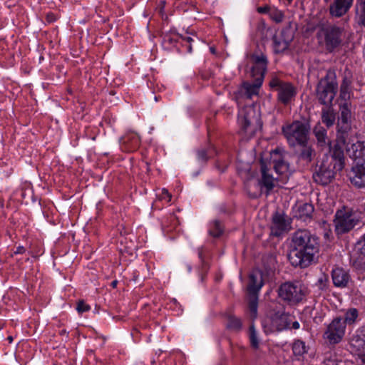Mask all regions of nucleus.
I'll list each match as a JSON object with an SVG mask.
<instances>
[{
    "label": "nucleus",
    "mask_w": 365,
    "mask_h": 365,
    "mask_svg": "<svg viewBox=\"0 0 365 365\" xmlns=\"http://www.w3.org/2000/svg\"><path fill=\"white\" fill-rule=\"evenodd\" d=\"M292 243V249L288 255L289 261L294 267H308L319 252L318 237L307 230H299L294 233Z\"/></svg>",
    "instance_id": "1"
},
{
    "label": "nucleus",
    "mask_w": 365,
    "mask_h": 365,
    "mask_svg": "<svg viewBox=\"0 0 365 365\" xmlns=\"http://www.w3.org/2000/svg\"><path fill=\"white\" fill-rule=\"evenodd\" d=\"M344 140H338L333 147L330 145L329 163L323 161L319 168L313 174L314 180L320 185H325L331 182L337 171H341L345 165L344 153Z\"/></svg>",
    "instance_id": "2"
},
{
    "label": "nucleus",
    "mask_w": 365,
    "mask_h": 365,
    "mask_svg": "<svg viewBox=\"0 0 365 365\" xmlns=\"http://www.w3.org/2000/svg\"><path fill=\"white\" fill-rule=\"evenodd\" d=\"M237 123L240 132L245 137H252L262 127L259 112L250 102L238 106Z\"/></svg>",
    "instance_id": "3"
},
{
    "label": "nucleus",
    "mask_w": 365,
    "mask_h": 365,
    "mask_svg": "<svg viewBox=\"0 0 365 365\" xmlns=\"http://www.w3.org/2000/svg\"><path fill=\"white\" fill-rule=\"evenodd\" d=\"M266 70H248L247 76L252 78V81H244L235 94V100L237 106L244 103V101H250L254 96L259 93L262 85Z\"/></svg>",
    "instance_id": "4"
},
{
    "label": "nucleus",
    "mask_w": 365,
    "mask_h": 365,
    "mask_svg": "<svg viewBox=\"0 0 365 365\" xmlns=\"http://www.w3.org/2000/svg\"><path fill=\"white\" fill-rule=\"evenodd\" d=\"M310 126L308 123L294 120L282 126V131L290 147L304 144L309 140Z\"/></svg>",
    "instance_id": "5"
},
{
    "label": "nucleus",
    "mask_w": 365,
    "mask_h": 365,
    "mask_svg": "<svg viewBox=\"0 0 365 365\" xmlns=\"http://www.w3.org/2000/svg\"><path fill=\"white\" fill-rule=\"evenodd\" d=\"M279 299L289 305L294 306L302 302L307 295L305 286L299 281L286 282L278 288Z\"/></svg>",
    "instance_id": "6"
},
{
    "label": "nucleus",
    "mask_w": 365,
    "mask_h": 365,
    "mask_svg": "<svg viewBox=\"0 0 365 365\" xmlns=\"http://www.w3.org/2000/svg\"><path fill=\"white\" fill-rule=\"evenodd\" d=\"M338 83L334 72L329 71L327 76L323 78L317 86V98L320 103L329 106L335 97Z\"/></svg>",
    "instance_id": "7"
},
{
    "label": "nucleus",
    "mask_w": 365,
    "mask_h": 365,
    "mask_svg": "<svg viewBox=\"0 0 365 365\" xmlns=\"http://www.w3.org/2000/svg\"><path fill=\"white\" fill-rule=\"evenodd\" d=\"M269 85L272 91L277 93V101L284 106L291 103L297 94V88L292 83L282 81L277 77L272 78Z\"/></svg>",
    "instance_id": "8"
},
{
    "label": "nucleus",
    "mask_w": 365,
    "mask_h": 365,
    "mask_svg": "<svg viewBox=\"0 0 365 365\" xmlns=\"http://www.w3.org/2000/svg\"><path fill=\"white\" fill-rule=\"evenodd\" d=\"M359 223V219L355 212L350 208L344 207L336 211L335 214V231L338 235L349 232Z\"/></svg>",
    "instance_id": "9"
},
{
    "label": "nucleus",
    "mask_w": 365,
    "mask_h": 365,
    "mask_svg": "<svg viewBox=\"0 0 365 365\" xmlns=\"http://www.w3.org/2000/svg\"><path fill=\"white\" fill-rule=\"evenodd\" d=\"M342 29L336 26H329L321 29L317 33L320 43L325 45L329 52H332L341 43Z\"/></svg>",
    "instance_id": "10"
},
{
    "label": "nucleus",
    "mask_w": 365,
    "mask_h": 365,
    "mask_svg": "<svg viewBox=\"0 0 365 365\" xmlns=\"http://www.w3.org/2000/svg\"><path fill=\"white\" fill-rule=\"evenodd\" d=\"M291 315L284 312H277L269 317L264 319L262 327L266 334L282 331L289 327Z\"/></svg>",
    "instance_id": "11"
},
{
    "label": "nucleus",
    "mask_w": 365,
    "mask_h": 365,
    "mask_svg": "<svg viewBox=\"0 0 365 365\" xmlns=\"http://www.w3.org/2000/svg\"><path fill=\"white\" fill-rule=\"evenodd\" d=\"M346 326L342 319L337 317L332 320L324 333V338L331 344L339 343L345 334Z\"/></svg>",
    "instance_id": "12"
},
{
    "label": "nucleus",
    "mask_w": 365,
    "mask_h": 365,
    "mask_svg": "<svg viewBox=\"0 0 365 365\" xmlns=\"http://www.w3.org/2000/svg\"><path fill=\"white\" fill-rule=\"evenodd\" d=\"M339 115L337 121L338 133L342 135L346 133L351 128V121L352 117L351 102L339 103Z\"/></svg>",
    "instance_id": "13"
},
{
    "label": "nucleus",
    "mask_w": 365,
    "mask_h": 365,
    "mask_svg": "<svg viewBox=\"0 0 365 365\" xmlns=\"http://www.w3.org/2000/svg\"><path fill=\"white\" fill-rule=\"evenodd\" d=\"M351 183L358 188H365V160L354 164L349 173Z\"/></svg>",
    "instance_id": "14"
},
{
    "label": "nucleus",
    "mask_w": 365,
    "mask_h": 365,
    "mask_svg": "<svg viewBox=\"0 0 365 365\" xmlns=\"http://www.w3.org/2000/svg\"><path fill=\"white\" fill-rule=\"evenodd\" d=\"M294 38V35L289 29H283L280 34L273 37V49L277 53H282L288 48Z\"/></svg>",
    "instance_id": "15"
},
{
    "label": "nucleus",
    "mask_w": 365,
    "mask_h": 365,
    "mask_svg": "<svg viewBox=\"0 0 365 365\" xmlns=\"http://www.w3.org/2000/svg\"><path fill=\"white\" fill-rule=\"evenodd\" d=\"M289 222L287 216L284 213L276 212L272 215L271 232L276 237L280 236L284 232L288 231Z\"/></svg>",
    "instance_id": "16"
},
{
    "label": "nucleus",
    "mask_w": 365,
    "mask_h": 365,
    "mask_svg": "<svg viewBox=\"0 0 365 365\" xmlns=\"http://www.w3.org/2000/svg\"><path fill=\"white\" fill-rule=\"evenodd\" d=\"M262 178L259 181L261 191L264 190L265 195L267 196L275 186V178L272 176L270 169L267 168L264 162H261Z\"/></svg>",
    "instance_id": "17"
},
{
    "label": "nucleus",
    "mask_w": 365,
    "mask_h": 365,
    "mask_svg": "<svg viewBox=\"0 0 365 365\" xmlns=\"http://www.w3.org/2000/svg\"><path fill=\"white\" fill-rule=\"evenodd\" d=\"M346 153L349 158L354 160V164H356L359 160L365 161V144L364 142L356 140L349 142L346 146Z\"/></svg>",
    "instance_id": "18"
},
{
    "label": "nucleus",
    "mask_w": 365,
    "mask_h": 365,
    "mask_svg": "<svg viewBox=\"0 0 365 365\" xmlns=\"http://www.w3.org/2000/svg\"><path fill=\"white\" fill-rule=\"evenodd\" d=\"M293 217L302 222H310L313 217L314 207L311 203H299L292 209Z\"/></svg>",
    "instance_id": "19"
},
{
    "label": "nucleus",
    "mask_w": 365,
    "mask_h": 365,
    "mask_svg": "<svg viewBox=\"0 0 365 365\" xmlns=\"http://www.w3.org/2000/svg\"><path fill=\"white\" fill-rule=\"evenodd\" d=\"M354 0H334L329 6V14L335 18L345 15L351 8Z\"/></svg>",
    "instance_id": "20"
},
{
    "label": "nucleus",
    "mask_w": 365,
    "mask_h": 365,
    "mask_svg": "<svg viewBox=\"0 0 365 365\" xmlns=\"http://www.w3.org/2000/svg\"><path fill=\"white\" fill-rule=\"evenodd\" d=\"M314 134L317 140V143L320 147L328 146L329 152L330 153V145L333 147L338 140H344V145L346 144L345 138L341 133L338 134L336 140L332 144L329 140H327V130L323 128L321 125H317L314 128Z\"/></svg>",
    "instance_id": "21"
},
{
    "label": "nucleus",
    "mask_w": 365,
    "mask_h": 365,
    "mask_svg": "<svg viewBox=\"0 0 365 365\" xmlns=\"http://www.w3.org/2000/svg\"><path fill=\"white\" fill-rule=\"evenodd\" d=\"M331 279L334 285L339 288H345L351 282V277L348 271L341 267H335L331 271Z\"/></svg>",
    "instance_id": "22"
},
{
    "label": "nucleus",
    "mask_w": 365,
    "mask_h": 365,
    "mask_svg": "<svg viewBox=\"0 0 365 365\" xmlns=\"http://www.w3.org/2000/svg\"><path fill=\"white\" fill-rule=\"evenodd\" d=\"M182 38L183 36L175 31L170 30L163 34L162 46L165 50H172L174 48L180 50L178 44H180Z\"/></svg>",
    "instance_id": "23"
},
{
    "label": "nucleus",
    "mask_w": 365,
    "mask_h": 365,
    "mask_svg": "<svg viewBox=\"0 0 365 365\" xmlns=\"http://www.w3.org/2000/svg\"><path fill=\"white\" fill-rule=\"evenodd\" d=\"M122 148L127 152L136 150L140 145L139 135L133 131L127 132L122 138Z\"/></svg>",
    "instance_id": "24"
},
{
    "label": "nucleus",
    "mask_w": 365,
    "mask_h": 365,
    "mask_svg": "<svg viewBox=\"0 0 365 365\" xmlns=\"http://www.w3.org/2000/svg\"><path fill=\"white\" fill-rule=\"evenodd\" d=\"M349 344L352 351H361L365 349V332L356 330L350 339Z\"/></svg>",
    "instance_id": "25"
},
{
    "label": "nucleus",
    "mask_w": 365,
    "mask_h": 365,
    "mask_svg": "<svg viewBox=\"0 0 365 365\" xmlns=\"http://www.w3.org/2000/svg\"><path fill=\"white\" fill-rule=\"evenodd\" d=\"M298 145L300 146V150L298 154L299 159L307 163L311 162L314 154V150L308 145V142L304 144H299Z\"/></svg>",
    "instance_id": "26"
},
{
    "label": "nucleus",
    "mask_w": 365,
    "mask_h": 365,
    "mask_svg": "<svg viewBox=\"0 0 365 365\" xmlns=\"http://www.w3.org/2000/svg\"><path fill=\"white\" fill-rule=\"evenodd\" d=\"M351 81L350 78L348 77V76L346 74L343 82L341 85L340 88V94H339V98L341 102H350L349 98L351 96L350 93V86H351Z\"/></svg>",
    "instance_id": "27"
},
{
    "label": "nucleus",
    "mask_w": 365,
    "mask_h": 365,
    "mask_svg": "<svg viewBox=\"0 0 365 365\" xmlns=\"http://www.w3.org/2000/svg\"><path fill=\"white\" fill-rule=\"evenodd\" d=\"M262 286V279H258V277L255 274H251L249 277V284L247 287L249 294H258V292L261 289Z\"/></svg>",
    "instance_id": "28"
},
{
    "label": "nucleus",
    "mask_w": 365,
    "mask_h": 365,
    "mask_svg": "<svg viewBox=\"0 0 365 365\" xmlns=\"http://www.w3.org/2000/svg\"><path fill=\"white\" fill-rule=\"evenodd\" d=\"M359 320V313L356 308H349L346 309L344 313V319L342 322H344V325H352L356 323Z\"/></svg>",
    "instance_id": "29"
},
{
    "label": "nucleus",
    "mask_w": 365,
    "mask_h": 365,
    "mask_svg": "<svg viewBox=\"0 0 365 365\" xmlns=\"http://www.w3.org/2000/svg\"><path fill=\"white\" fill-rule=\"evenodd\" d=\"M355 9L358 24L365 27V0H356Z\"/></svg>",
    "instance_id": "30"
},
{
    "label": "nucleus",
    "mask_w": 365,
    "mask_h": 365,
    "mask_svg": "<svg viewBox=\"0 0 365 365\" xmlns=\"http://www.w3.org/2000/svg\"><path fill=\"white\" fill-rule=\"evenodd\" d=\"M335 113L331 108H324L322 110V120L327 126L331 127L335 122Z\"/></svg>",
    "instance_id": "31"
},
{
    "label": "nucleus",
    "mask_w": 365,
    "mask_h": 365,
    "mask_svg": "<svg viewBox=\"0 0 365 365\" xmlns=\"http://www.w3.org/2000/svg\"><path fill=\"white\" fill-rule=\"evenodd\" d=\"M223 230L224 227L221 221L214 220L210 222L208 232L211 236L218 237L222 234Z\"/></svg>",
    "instance_id": "32"
},
{
    "label": "nucleus",
    "mask_w": 365,
    "mask_h": 365,
    "mask_svg": "<svg viewBox=\"0 0 365 365\" xmlns=\"http://www.w3.org/2000/svg\"><path fill=\"white\" fill-rule=\"evenodd\" d=\"M257 307H258V294H249L248 299V309L250 313V317L255 319L257 316Z\"/></svg>",
    "instance_id": "33"
},
{
    "label": "nucleus",
    "mask_w": 365,
    "mask_h": 365,
    "mask_svg": "<svg viewBox=\"0 0 365 365\" xmlns=\"http://www.w3.org/2000/svg\"><path fill=\"white\" fill-rule=\"evenodd\" d=\"M252 62L259 68H267V57L262 53H255L252 55Z\"/></svg>",
    "instance_id": "34"
},
{
    "label": "nucleus",
    "mask_w": 365,
    "mask_h": 365,
    "mask_svg": "<svg viewBox=\"0 0 365 365\" xmlns=\"http://www.w3.org/2000/svg\"><path fill=\"white\" fill-rule=\"evenodd\" d=\"M292 351L294 356H302L307 352L305 343L299 339L295 340L292 344Z\"/></svg>",
    "instance_id": "35"
},
{
    "label": "nucleus",
    "mask_w": 365,
    "mask_h": 365,
    "mask_svg": "<svg viewBox=\"0 0 365 365\" xmlns=\"http://www.w3.org/2000/svg\"><path fill=\"white\" fill-rule=\"evenodd\" d=\"M250 341L251 346L255 349H257L259 346V340L257 336V331L255 330V326L252 324L250 327Z\"/></svg>",
    "instance_id": "36"
},
{
    "label": "nucleus",
    "mask_w": 365,
    "mask_h": 365,
    "mask_svg": "<svg viewBox=\"0 0 365 365\" xmlns=\"http://www.w3.org/2000/svg\"><path fill=\"white\" fill-rule=\"evenodd\" d=\"M227 327L230 329L239 331L242 327L241 319L234 316H230L227 319Z\"/></svg>",
    "instance_id": "37"
},
{
    "label": "nucleus",
    "mask_w": 365,
    "mask_h": 365,
    "mask_svg": "<svg viewBox=\"0 0 365 365\" xmlns=\"http://www.w3.org/2000/svg\"><path fill=\"white\" fill-rule=\"evenodd\" d=\"M323 365H346V363L341 359H338L336 354H330L324 359Z\"/></svg>",
    "instance_id": "38"
},
{
    "label": "nucleus",
    "mask_w": 365,
    "mask_h": 365,
    "mask_svg": "<svg viewBox=\"0 0 365 365\" xmlns=\"http://www.w3.org/2000/svg\"><path fill=\"white\" fill-rule=\"evenodd\" d=\"M270 18L276 23H280L284 19V14L278 9H272L269 11Z\"/></svg>",
    "instance_id": "39"
},
{
    "label": "nucleus",
    "mask_w": 365,
    "mask_h": 365,
    "mask_svg": "<svg viewBox=\"0 0 365 365\" xmlns=\"http://www.w3.org/2000/svg\"><path fill=\"white\" fill-rule=\"evenodd\" d=\"M274 168L277 173H283L287 169V165L282 159H279L274 162Z\"/></svg>",
    "instance_id": "40"
},
{
    "label": "nucleus",
    "mask_w": 365,
    "mask_h": 365,
    "mask_svg": "<svg viewBox=\"0 0 365 365\" xmlns=\"http://www.w3.org/2000/svg\"><path fill=\"white\" fill-rule=\"evenodd\" d=\"M193 41L192 38L190 36H183L182 38V41L180 45L185 48L186 51L188 53L192 52V42Z\"/></svg>",
    "instance_id": "41"
},
{
    "label": "nucleus",
    "mask_w": 365,
    "mask_h": 365,
    "mask_svg": "<svg viewBox=\"0 0 365 365\" xmlns=\"http://www.w3.org/2000/svg\"><path fill=\"white\" fill-rule=\"evenodd\" d=\"M158 200L160 201H165L168 203L171 200V195L168 192V190L163 188L161 192L158 195Z\"/></svg>",
    "instance_id": "42"
},
{
    "label": "nucleus",
    "mask_w": 365,
    "mask_h": 365,
    "mask_svg": "<svg viewBox=\"0 0 365 365\" xmlns=\"http://www.w3.org/2000/svg\"><path fill=\"white\" fill-rule=\"evenodd\" d=\"M91 309V307L86 304L84 301L81 300L77 303L76 310L78 313H83L88 312Z\"/></svg>",
    "instance_id": "43"
},
{
    "label": "nucleus",
    "mask_w": 365,
    "mask_h": 365,
    "mask_svg": "<svg viewBox=\"0 0 365 365\" xmlns=\"http://www.w3.org/2000/svg\"><path fill=\"white\" fill-rule=\"evenodd\" d=\"M197 160L202 163H205L207 159V151L205 149L199 150L197 153Z\"/></svg>",
    "instance_id": "44"
},
{
    "label": "nucleus",
    "mask_w": 365,
    "mask_h": 365,
    "mask_svg": "<svg viewBox=\"0 0 365 365\" xmlns=\"http://www.w3.org/2000/svg\"><path fill=\"white\" fill-rule=\"evenodd\" d=\"M357 356L356 358V362L359 365H365V353L364 351H355Z\"/></svg>",
    "instance_id": "45"
},
{
    "label": "nucleus",
    "mask_w": 365,
    "mask_h": 365,
    "mask_svg": "<svg viewBox=\"0 0 365 365\" xmlns=\"http://www.w3.org/2000/svg\"><path fill=\"white\" fill-rule=\"evenodd\" d=\"M328 282V277L327 275H323L320 278L318 279L317 283L320 287V289H324L327 287Z\"/></svg>",
    "instance_id": "46"
},
{
    "label": "nucleus",
    "mask_w": 365,
    "mask_h": 365,
    "mask_svg": "<svg viewBox=\"0 0 365 365\" xmlns=\"http://www.w3.org/2000/svg\"><path fill=\"white\" fill-rule=\"evenodd\" d=\"M257 11L259 14H269V11H271L270 8L268 6H260L257 8Z\"/></svg>",
    "instance_id": "47"
},
{
    "label": "nucleus",
    "mask_w": 365,
    "mask_h": 365,
    "mask_svg": "<svg viewBox=\"0 0 365 365\" xmlns=\"http://www.w3.org/2000/svg\"><path fill=\"white\" fill-rule=\"evenodd\" d=\"M26 251V249L23 246H19L16 247V250L14 251L15 255L23 254Z\"/></svg>",
    "instance_id": "48"
},
{
    "label": "nucleus",
    "mask_w": 365,
    "mask_h": 365,
    "mask_svg": "<svg viewBox=\"0 0 365 365\" xmlns=\"http://www.w3.org/2000/svg\"><path fill=\"white\" fill-rule=\"evenodd\" d=\"M299 327H300L299 323L297 321H295L292 323L291 328L294 329H299Z\"/></svg>",
    "instance_id": "49"
},
{
    "label": "nucleus",
    "mask_w": 365,
    "mask_h": 365,
    "mask_svg": "<svg viewBox=\"0 0 365 365\" xmlns=\"http://www.w3.org/2000/svg\"><path fill=\"white\" fill-rule=\"evenodd\" d=\"M203 248L200 247L198 249V257L202 261L203 260Z\"/></svg>",
    "instance_id": "50"
},
{
    "label": "nucleus",
    "mask_w": 365,
    "mask_h": 365,
    "mask_svg": "<svg viewBox=\"0 0 365 365\" xmlns=\"http://www.w3.org/2000/svg\"><path fill=\"white\" fill-rule=\"evenodd\" d=\"M362 247H361V253L365 255V234L363 236V240H362Z\"/></svg>",
    "instance_id": "51"
},
{
    "label": "nucleus",
    "mask_w": 365,
    "mask_h": 365,
    "mask_svg": "<svg viewBox=\"0 0 365 365\" xmlns=\"http://www.w3.org/2000/svg\"><path fill=\"white\" fill-rule=\"evenodd\" d=\"M210 52H211L212 53H213V54H215V52H216V49H215V48H214V47H210Z\"/></svg>",
    "instance_id": "52"
},
{
    "label": "nucleus",
    "mask_w": 365,
    "mask_h": 365,
    "mask_svg": "<svg viewBox=\"0 0 365 365\" xmlns=\"http://www.w3.org/2000/svg\"><path fill=\"white\" fill-rule=\"evenodd\" d=\"M111 284H112V287H115L116 286V284H117V281H113V282L111 283Z\"/></svg>",
    "instance_id": "53"
},
{
    "label": "nucleus",
    "mask_w": 365,
    "mask_h": 365,
    "mask_svg": "<svg viewBox=\"0 0 365 365\" xmlns=\"http://www.w3.org/2000/svg\"><path fill=\"white\" fill-rule=\"evenodd\" d=\"M110 95H115V92L114 91H110Z\"/></svg>",
    "instance_id": "54"
},
{
    "label": "nucleus",
    "mask_w": 365,
    "mask_h": 365,
    "mask_svg": "<svg viewBox=\"0 0 365 365\" xmlns=\"http://www.w3.org/2000/svg\"><path fill=\"white\" fill-rule=\"evenodd\" d=\"M8 340H9L10 342H11V341H12V340H13V339H12V337H11V336H9V337H8Z\"/></svg>",
    "instance_id": "55"
}]
</instances>
